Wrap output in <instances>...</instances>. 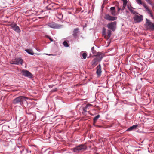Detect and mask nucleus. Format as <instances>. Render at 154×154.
<instances>
[{
    "label": "nucleus",
    "instance_id": "obj_1",
    "mask_svg": "<svg viewBox=\"0 0 154 154\" xmlns=\"http://www.w3.org/2000/svg\"><path fill=\"white\" fill-rule=\"evenodd\" d=\"M27 97L23 96L18 97L14 99L13 100V103L15 104H20L22 106H24V104L26 103L27 104L26 100L28 99Z\"/></svg>",
    "mask_w": 154,
    "mask_h": 154
},
{
    "label": "nucleus",
    "instance_id": "obj_2",
    "mask_svg": "<svg viewBox=\"0 0 154 154\" xmlns=\"http://www.w3.org/2000/svg\"><path fill=\"white\" fill-rule=\"evenodd\" d=\"M137 3L139 4L142 5L143 7L146 9L147 13L150 14L151 17L152 18L154 19V17L150 9H149L148 7L146 5L144 2H142L141 0H136Z\"/></svg>",
    "mask_w": 154,
    "mask_h": 154
},
{
    "label": "nucleus",
    "instance_id": "obj_3",
    "mask_svg": "<svg viewBox=\"0 0 154 154\" xmlns=\"http://www.w3.org/2000/svg\"><path fill=\"white\" fill-rule=\"evenodd\" d=\"M87 149L86 146L84 144L79 145L76 147L73 148L72 150H73L74 152H78L80 151H84Z\"/></svg>",
    "mask_w": 154,
    "mask_h": 154
},
{
    "label": "nucleus",
    "instance_id": "obj_4",
    "mask_svg": "<svg viewBox=\"0 0 154 154\" xmlns=\"http://www.w3.org/2000/svg\"><path fill=\"white\" fill-rule=\"evenodd\" d=\"M46 25L49 27L53 29H59L63 27V26L57 24L54 22H51L48 23Z\"/></svg>",
    "mask_w": 154,
    "mask_h": 154
},
{
    "label": "nucleus",
    "instance_id": "obj_5",
    "mask_svg": "<svg viewBox=\"0 0 154 154\" xmlns=\"http://www.w3.org/2000/svg\"><path fill=\"white\" fill-rule=\"evenodd\" d=\"M116 21L111 22L107 24V27L109 30L114 31L116 27Z\"/></svg>",
    "mask_w": 154,
    "mask_h": 154
},
{
    "label": "nucleus",
    "instance_id": "obj_6",
    "mask_svg": "<svg viewBox=\"0 0 154 154\" xmlns=\"http://www.w3.org/2000/svg\"><path fill=\"white\" fill-rule=\"evenodd\" d=\"M21 73L23 75L29 78H31L32 77V74L27 70H22Z\"/></svg>",
    "mask_w": 154,
    "mask_h": 154
},
{
    "label": "nucleus",
    "instance_id": "obj_7",
    "mask_svg": "<svg viewBox=\"0 0 154 154\" xmlns=\"http://www.w3.org/2000/svg\"><path fill=\"white\" fill-rule=\"evenodd\" d=\"M10 26L11 28L14 31L18 33H19L20 32L21 30L20 29L19 27H18L16 24L15 23H12L10 25Z\"/></svg>",
    "mask_w": 154,
    "mask_h": 154
},
{
    "label": "nucleus",
    "instance_id": "obj_8",
    "mask_svg": "<svg viewBox=\"0 0 154 154\" xmlns=\"http://www.w3.org/2000/svg\"><path fill=\"white\" fill-rule=\"evenodd\" d=\"M23 60L20 58L15 59L14 60H13L11 63L15 65H22L23 62Z\"/></svg>",
    "mask_w": 154,
    "mask_h": 154
},
{
    "label": "nucleus",
    "instance_id": "obj_9",
    "mask_svg": "<svg viewBox=\"0 0 154 154\" xmlns=\"http://www.w3.org/2000/svg\"><path fill=\"white\" fill-rule=\"evenodd\" d=\"M133 19L136 23L141 22L143 20V16L142 15H136L133 17Z\"/></svg>",
    "mask_w": 154,
    "mask_h": 154
},
{
    "label": "nucleus",
    "instance_id": "obj_10",
    "mask_svg": "<svg viewBox=\"0 0 154 154\" xmlns=\"http://www.w3.org/2000/svg\"><path fill=\"white\" fill-rule=\"evenodd\" d=\"M104 18L107 20L114 21L117 19V17H116L112 16L108 14H106L105 15Z\"/></svg>",
    "mask_w": 154,
    "mask_h": 154
},
{
    "label": "nucleus",
    "instance_id": "obj_11",
    "mask_svg": "<svg viewBox=\"0 0 154 154\" xmlns=\"http://www.w3.org/2000/svg\"><path fill=\"white\" fill-rule=\"evenodd\" d=\"M146 23L147 25L152 29L154 30V24L152 23L149 20L146 19Z\"/></svg>",
    "mask_w": 154,
    "mask_h": 154
},
{
    "label": "nucleus",
    "instance_id": "obj_12",
    "mask_svg": "<svg viewBox=\"0 0 154 154\" xmlns=\"http://www.w3.org/2000/svg\"><path fill=\"white\" fill-rule=\"evenodd\" d=\"M97 71L96 73L98 76L101 75V73L102 72L101 70V66L100 65H99L97 67Z\"/></svg>",
    "mask_w": 154,
    "mask_h": 154
},
{
    "label": "nucleus",
    "instance_id": "obj_13",
    "mask_svg": "<svg viewBox=\"0 0 154 154\" xmlns=\"http://www.w3.org/2000/svg\"><path fill=\"white\" fill-rule=\"evenodd\" d=\"M79 29L78 28L75 29L73 31L72 35L75 38H77V34L79 32Z\"/></svg>",
    "mask_w": 154,
    "mask_h": 154
},
{
    "label": "nucleus",
    "instance_id": "obj_14",
    "mask_svg": "<svg viewBox=\"0 0 154 154\" xmlns=\"http://www.w3.org/2000/svg\"><path fill=\"white\" fill-rule=\"evenodd\" d=\"M127 6L128 9L130 10L131 12L134 14H138V13H137L135 11L133 10L134 8L131 7V5H128Z\"/></svg>",
    "mask_w": 154,
    "mask_h": 154
},
{
    "label": "nucleus",
    "instance_id": "obj_15",
    "mask_svg": "<svg viewBox=\"0 0 154 154\" xmlns=\"http://www.w3.org/2000/svg\"><path fill=\"white\" fill-rule=\"evenodd\" d=\"M92 105L91 104H88L87 105L85 108H83V112H82V113H84L85 112H88L89 108Z\"/></svg>",
    "mask_w": 154,
    "mask_h": 154
},
{
    "label": "nucleus",
    "instance_id": "obj_16",
    "mask_svg": "<svg viewBox=\"0 0 154 154\" xmlns=\"http://www.w3.org/2000/svg\"><path fill=\"white\" fill-rule=\"evenodd\" d=\"M98 57L96 58L98 59V61H100L103 58V56L102 54L98 52L97 56Z\"/></svg>",
    "mask_w": 154,
    "mask_h": 154
},
{
    "label": "nucleus",
    "instance_id": "obj_17",
    "mask_svg": "<svg viewBox=\"0 0 154 154\" xmlns=\"http://www.w3.org/2000/svg\"><path fill=\"white\" fill-rule=\"evenodd\" d=\"M122 1H123V4L122 7L121 8L122 11H123L125 9L127 3V0H122Z\"/></svg>",
    "mask_w": 154,
    "mask_h": 154
},
{
    "label": "nucleus",
    "instance_id": "obj_18",
    "mask_svg": "<svg viewBox=\"0 0 154 154\" xmlns=\"http://www.w3.org/2000/svg\"><path fill=\"white\" fill-rule=\"evenodd\" d=\"M137 126V125H133L132 126L130 127V128H128L126 131H130L133 130V129H135Z\"/></svg>",
    "mask_w": 154,
    "mask_h": 154
},
{
    "label": "nucleus",
    "instance_id": "obj_19",
    "mask_svg": "<svg viewBox=\"0 0 154 154\" xmlns=\"http://www.w3.org/2000/svg\"><path fill=\"white\" fill-rule=\"evenodd\" d=\"M25 51L29 54L31 55H33L34 53L33 52L32 49H26Z\"/></svg>",
    "mask_w": 154,
    "mask_h": 154
},
{
    "label": "nucleus",
    "instance_id": "obj_20",
    "mask_svg": "<svg viewBox=\"0 0 154 154\" xmlns=\"http://www.w3.org/2000/svg\"><path fill=\"white\" fill-rule=\"evenodd\" d=\"M98 61V59L95 58L92 61V65H96L97 64V62Z\"/></svg>",
    "mask_w": 154,
    "mask_h": 154
},
{
    "label": "nucleus",
    "instance_id": "obj_21",
    "mask_svg": "<svg viewBox=\"0 0 154 154\" xmlns=\"http://www.w3.org/2000/svg\"><path fill=\"white\" fill-rule=\"evenodd\" d=\"M94 47H93L91 48V51L92 53L94 54V56H96L97 54V53L98 52H97L95 50H94Z\"/></svg>",
    "mask_w": 154,
    "mask_h": 154
},
{
    "label": "nucleus",
    "instance_id": "obj_22",
    "mask_svg": "<svg viewBox=\"0 0 154 154\" xmlns=\"http://www.w3.org/2000/svg\"><path fill=\"white\" fill-rule=\"evenodd\" d=\"M100 117V115H98L97 116H96L95 117H94L93 119L94 122V123H95L96 121H97V119L99 118Z\"/></svg>",
    "mask_w": 154,
    "mask_h": 154
},
{
    "label": "nucleus",
    "instance_id": "obj_23",
    "mask_svg": "<svg viewBox=\"0 0 154 154\" xmlns=\"http://www.w3.org/2000/svg\"><path fill=\"white\" fill-rule=\"evenodd\" d=\"M63 45L64 46L66 47H67L69 46V45L68 43L66 41H65L63 42Z\"/></svg>",
    "mask_w": 154,
    "mask_h": 154
},
{
    "label": "nucleus",
    "instance_id": "obj_24",
    "mask_svg": "<svg viewBox=\"0 0 154 154\" xmlns=\"http://www.w3.org/2000/svg\"><path fill=\"white\" fill-rule=\"evenodd\" d=\"M107 34L108 35V37L109 38L111 35V31L110 30H108L107 31Z\"/></svg>",
    "mask_w": 154,
    "mask_h": 154
},
{
    "label": "nucleus",
    "instance_id": "obj_25",
    "mask_svg": "<svg viewBox=\"0 0 154 154\" xmlns=\"http://www.w3.org/2000/svg\"><path fill=\"white\" fill-rule=\"evenodd\" d=\"M106 29L105 28H103V29L102 34L103 35H105L106 34Z\"/></svg>",
    "mask_w": 154,
    "mask_h": 154
},
{
    "label": "nucleus",
    "instance_id": "obj_26",
    "mask_svg": "<svg viewBox=\"0 0 154 154\" xmlns=\"http://www.w3.org/2000/svg\"><path fill=\"white\" fill-rule=\"evenodd\" d=\"M87 54L85 53H84L82 54V57L83 59H85L86 58Z\"/></svg>",
    "mask_w": 154,
    "mask_h": 154
},
{
    "label": "nucleus",
    "instance_id": "obj_27",
    "mask_svg": "<svg viewBox=\"0 0 154 154\" xmlns=\"http://www.w3.org/2000/svg\"><path fill=\"white\" fill-rule=\"evenodd\" d=\"M111 14L113 15H114V16L116 15V13L115 11V10L111 11Z\"/></svg>",
    "mask_w": 154,
    "mask_h": 154
},
{
    "label": "nucleus",
    "instance_id": "obj_28",
    "mask_svg": "<svg viewBox=\"0 0 154 154\" xmlns=\"http://www.w3.org/2000/svg\"><path fill=\"white\" fill-rule=\"evenodd\" d=\"M18 148H19L20 149V152L21 153H22V152L24 151V148H23L22 146H20V147H18Z\"/></svg>",
    "mask_w": 154,
    "mask_h": 154
},
{
    "label": "nucleus",
    "instance_id": "obj_29",
    "mask_svg": "<svg viewBox=\"0 0 154 154\" xmlns=\"http://www.w3.org/2000/svg\"><path fill=\"white\" fill-rule=\"evenodd\" d=\"M110 10L111 11H115V7H112L110 8Z\"/></svg>",
    "mask_w": 154,
    "mask_h": 154
},
{
    "label": "nucleus",
    "instance_id": "obj_30",
    "mask_svg": "<svg viewBox=\"0 0 154 154\" xmlns=\"http://www.w3.org/2000/svg\"><path fill=\"white\" fill-rule=\"evenodd\" d=\"M150 5L152 6V8H154V5L153 4H152V3H151V2H149V3Z\"/></svg>",
    "mask_w": 154,
    "mask_h": 154
},
{
    "label": "nucleus",
    "instance_id": "obj_31",
    "mask_svg": "<svg viewBox=\"0 0 154 154\" xmlns=\"http://www.w3.org/2000/svg\"><path fill=\"white\" fill-rule=\"evenodd\" d=\"M44 54H45V55H48L49 56H53L54 55L52 54H46V53H45Z\"/></svg>",
    "mask_w": 154,
    "mask_h": 154
},
{
    "label": "nucleus",
    "instance_id": "obj_32",
    "mask_svg": "<svg viewBox=\"0 0 154 154\" xmlns=\"http://www.w3.org/2000/svg\"><path fill=\"white\" fill-rule=\"evenodd\" d=\"M121 10V8L119 7H118V11H119L120 10Z\"/></svg>",
    "mask_w": 154,
    "mask_h": 154
},
{
    "label": "nucleus",
    "instance_id": "obj_33",
    "mask_svg": "<svg viewBox=\"0 0 154 154\" xmlns=\"http://www.w3.org/2000/svg\"><path fill=\"white\" fill-rule=\"evenodd\" d=\"M149 4V2H150V0H145Z\"/></svg>",
    "mask_w": 154,
    "mask_h": 154
},
{
    "label": "nucleus",
    "instance_id": "obj_34",
    "mask_svg": "<svg viewBox=\"0 0 154 154\" xmlns=\"http://www.w3.org/2000/svg\"><path fill=\"white\" fill-rule=\"evenodd\" d=\"M48 38H49V39L50 40L51 42L53 41V39L52 38H51L50 37H49Z\"/></svg>",
    "mask_w": 154,
    "mask_h": 154
},
{
    "label": "nucleus",
    "instance_id": "obj_35",
    "mask_svg": "<svg viewBox=\"0 0 154 154\" xmlns=\"http://www.w3.org/2000/svg\"><path fill=\"white\" fill-rule=\"evenodd\" d=\"M48 86L49 88H52L53 86V85H49Z\"/></svg>",
    "mask_w": 154,
    "mask_h": 154
},
{
    "label": "nucleus",
    "instance_id": "obj_36",
    "mask_svg": "<svg viewBox=\"0 0 154 154\" xmlns=\"http://www.w3.org/2000/svg\"><path fill=\"white\" fill-rule=\"evenodd\" d=\"M56 89H53V90H52V91H56Z\"/></svg>",
    "mask_w": 154,
    "mask_h": 154
},
{
    "label": "nucleus",
    "instance_id": "obj_37",
    "mask_svg": "<svg viewBox=\"0 0 154 154\" xmlns=\"http://www.w3.org/2000/svg\"><path fill=\"white\" fill-rule=\"evenodd\" d=\"M36 50H37V51H40V50H38L37 48H36Z\"/></svg>",
    "mask_w": 154,
    "mask_h": 154
},
{
    "label": "nucleus",
    "instance_id": "obj_38",
    "mask_svg": "<svg viewBox=\"0 0 154 154\" xmlns=\"http://www.w3.org/2000/svg\"><path fill=\"white\" fill-rule=\"evenodd\" d=\"M37 54L38 55H39V54Z\"/></svg>",
    "mask_w": 154,
    "mask_h": 154
}]
</instances>
